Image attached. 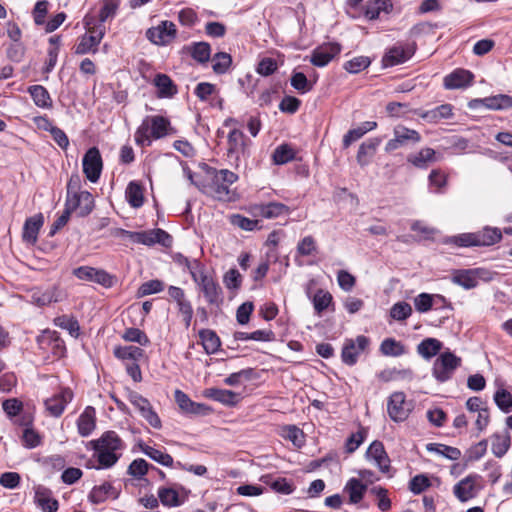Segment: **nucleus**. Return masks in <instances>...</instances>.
Instances as JSON below:
<instances>
[{"mask_svg": "<svg viewBox=\"0 0 512 512\" xmlns=\"http://www.w3.org/2000/svg\"><path fill=\"white\" fill-rule=\"evenodd\" d=\"M96 428V410L93 406H86L77 419V430L80 436L88 437Z\"/></svg>", "mask_w": 512, "mask_h": 512, "instance_id": "28", "label": "nucleus"}, {"mask_svg": "<svg viewBox=\"0 0 512 512\" xmlns=\"http://www.w3.org/2000/svg\"><path fill=\"white\" fill-rule=\"evenodd\" d=\"M344 490L349 494V502L358 504L364 497L367 486L357 478H351L345 485Z\"/></svg>", "mask_w": 512, "mask_h": 512, "instance_id": "42", "label": "nucleus"}, {"mask_svg": "<svg viewBox=\"0 0 512 512\" xmlns=\"http://www.w3.org/2000/svg\"><path fill=\"white\" fill-rule=\"evenodd\" d=\"M192 280L198 285L205 301L209 305L219 308L223 304V289L217 279L206 272L205 266L200 271L192 273Z\"/></svg>", "mask_w": 512, "mask_h": 512, "instance_id": "3", "label": "nucleus"}, {"mask_svg": "<svg viewBox=\"0 0 512 512\" xmlns=\"http://www.w3.org/2000/svg\"><path fill=\"white\" fill-rule=\"evenodd\" d=\"M38 344L43 347L44 345L51 346L53 354L61 357L66 352V346L57 331L45 330L37 337Z\"/></svg>", "mask_w": 512, "mask_h": 512, "instance_id": "26", "label": "nucleus"}, {"mask_svg": "<svg viewBox=\"0 0 512 512\" xmlns=\"http://www.w3.org/2000/svg\"><path fill=\"white\" fill-rule=\"evenodd\" d=\"M411 412V405L406 401L404 392H393L387 401V413L394 422L405 421Z\"/></svg>", "mask_w": 512, "mask_h": 512, "instance_id": "12", "label": "nucleus"}, {"mask_svg": "<svg viewBox=\"0 0 512 512\" xmlns=\"http://www.w3.org/2000/svg\"><path fill=\"white\" fill-rule=\"evenodd\" d=\"M474 484H473V477L467 476L466 478L462 479L460 482H458L454 488L453 492L455 496L461 501L466 502L472 497H474Z\"/></svg>", "mask_w": 512, "mask_h": 512, "instance_id": "44", "label": "nucleus"}, {"mask_svg": "<svg viewBox=\"0 0 512 512\" xmlns=\"http://www.w3.org/2000/svg\"><path fill=\"white\" fill-rule=\"evenodd\" d=\"M151 464L143 458L133 460L127 470V473L135 479L141 480L149 471Z\"/></svg>", "mask_w": 512, "mask_h": 512, "instance_id": "55", "label": "nucleus"}, {"mask_svg": "<svg viewBox=\"0 0 512 512\" xmlns=\"http://www.w3.org/2000/svg\"><path fill=\"white\" fill-rule=\"evenodd\" d=\"M230 222L245 231H254L262 228L261 221L258 219H250L241 214H233L230 217Z\"/></svg>", "mask_w": 512, "mask_h": 512, "instance_id": "53", "label": "nucleus"}, {"mask_svg": "<svg viewBox=\"0 0 512 512\" xmlns=\"http://www.w3.org/2000/svg\"><path fill=\"white\" fill-rule=\"evenodd\" d=\"M442 342L436 338H425L417 345V352L426 360L436 356L442 349Z\"/></svg>", "mask_w": 512, "mask_h": 512, "instance_id": "37", "label": "nucleus"}, {"mask_svg": "<svg viewBox=\"0 0 512 512\" xmlns=\"http://www.w3.org/2000/svg\"><path fill=\"white\" fill-rule=\"evenodd\" d=\"M28 92L36 106L47 109L52 107V99L48 90L44 86L32 85L28 88Z\"/></svg>", "mask_w": 512, "mask_h": 512, "instance_id": "41", "label": "nucleus"}, {"mask_svg": "<svg viewBox=\"0 0 512 512\" xmlns=\"http://www.w3.org/2000/svg\"><path fill=\"white\" fill-rule=\"evenodd\" d=\"M44 224L42 213L27 218L24 222L22 239L25 243L34 245L38 240V233Z\"/></svg>", "mask_w": 512, "mask_h": 512, "instance_id": "23", "label": "nucleus"}, {"mask_svg": "<svg viewBox=\"0 0 512 512\" xmlns=\"http://www.w3.org/2000/svg\"><path fill=\"white\" fill-rule=\"evenodd\" d=\"M245 134L239 129H232L227 136L226 161L230 166L238 168L241 157L249 156Z\"/></svg>", "mask_w": 512, "mask_h": 512, "instance_id": "4", "label": "nucleus"}, {"mask_svg": "<svg viewBox=\"0 0 512 512\" xmlns=\"http://www.w3.org/2000/svg\"><path fill=\"white\" fill-rule=\"evenodd\" d=\"M511 445L510 435L506 432L504 435L494 434L492 437V453L498 457H503Z\"/></svg>", "mask_w": 512, "mask_h": 512, "instance_id": "46", "label": "nucleus"}, {"mask_svg": "<svg viewBox=\"0 0 512 512\" xmlns=\"http://www.w3.org/2000/svg\"><path fill=\"white\" fill-rule=\"evenodd\" d=\"M312 302L315 312L318 315H321L323 311H325L327 308H329L330 305L333 304V297L328 291L318 289L313 297Z\"/></svg>", "mask_w": 512, "mask_h": 512, "instance_id": "52", "label": "nucleus"}, {"mask_svg": "<svg viewBox=\"0 0 512 512\" xmlns=\"http://www.w3.org/2000/svg\"><path fill=\"white\" fill-rule=\"evenodd\" d=\"M104 36V31L100 30L96 35H87L84 34L79 38L78 43L75 45V54L84 55L87 53H95L97 51V47L100 44L102 38Z\"/></svg>", "mask_w": 512, "mask_h": 512, "instance_id": "29", "label": "nucleus"}, {"mask_svg": "<svg viewBox=\"0 0 512 512\" xmlns=\"http://www.w3.org/2000/svg\"><path fill=\"white\" fill-rule=\"evenodd\" d=\"M369 338L359 335L355 340L346 339L341 351V360L348 366L357 363L359 355L368 347Z\"/></svg>", "mask_w": 512, "mask_h": 512, "instance_id": "13", "label": "nucleus"}, {"mask_svg": "<svg viewBox=\"0 0 512 512\" xmlns=\"http://www.w3.org/2000/svg\"><path fill=\"white\" fill-rule=\"evenodd\" d=\"M143 355L144 350L137 346H118L114 349V356L121 360L136 362Z\"/></svg>", "mask_w": 512, "mask_h": 512, "instance_id": "49", "label": "nucleus"}, {"mask_svg": "<svg viewBox=\"0 0 512 512\" xmlns=\"http://www.w3.org/2000/svg\"><path fill=\"white\" fill-rule=\"evenodd\" d=\"M474 74L466 69L457 68L444 77L445 89H464L472 85Z\"/></svg>", "mask_w": 512, "mask_h": 512, "instance_id": "19", "label": "nucleus"}, {"mask_svg": "<svg viewBox=\"0 0 512 512\" xmlns=\"http://www.w3.org/2000/svg\"><path fill=\"white\" fill-rule=\"evenodd\" d=\"M158 498L162 505L166 507H178L183 503L178 492L173 488L160 487L158 489Z\"/></svg>", "mask_w": 512, "mask_h": 512, "instance_id": "48", "label": "nucleus"}, {"mask_svg": "<svg viewBox=\"0 0 512 512\" xmlns=\"http://www.w3.org/2000/svg\"><path fill=\"white\" fill-rule=\"evenodd\" d=\"M34 500L43 512H57L59 508V502L52 497V491L43 485L35 487Z\"/></svg>", "mask_w": 512, "mask_h": 512, "instance_id": "24", "label": "nucleus"}, {"mask_svg": "<svg viewBox=\"0 0 512 512\" xmlns=\"http://www.w3.org/2000/svg\"><path fill=\"white\" fill-rule=\"evenodd\" d=\"M121 489L114 486L111 482L105 481L100 485H95L88 494V500L94 505H99L108 499L116 500L119 498Z\"/></svg>", "mask_w": 512, "mask_h": 512, "instance_id": "18", "label": "nucleus"}, {"mask_svg": "<svg viewBox=\"0 0 512 512\" xmlns=\"http://www.w3.org/2000/svg\"><path fill=\"white\" fill-rule=\"evenodd\" d=\"M243 277L236 268L229 269L223 275V283L230 291L239 290L242 285Z\"/></svg>", "mask_w": 512, "mask_h": 512, "instance_id": "59", "label": "nucleus"}, {"mask_svg": "<svg viewBox=\"0 0 512 512\" xmlns=\"http://www.w3.org/2000/svg\"><path fill=\"white\" fill-rule=\"evenodd\" d=\"M341 52L339 43H327L315 48L312 52L310 62L317 67H324Z\"/></svg>", "mask_w": 512, "mask_h": 512, "instance_id": "20", "label": "nucleus"}, {"mask_svg": "<svg viewBox=\"0 0 512 512\" xmlns=\"http://www.w3.org/2000/svg\"><path fill=\"white\" fill-rule=\"evenodd\" d=\"M212 61L213 71L218 75H222L225 74L230 68L232 64V57L226 52H218L213 56Z\"/></svg>", "mask_w": 512, "mask_h": 512, "instance_id": "54", "label": "nucleus"}, {"mask_svg": "<svg viewBox=\"0 0 512 512\" xmlns=\"http://www.w3.org/2000/svg\"><path fill=\"white\" fill-rule=\"evenodd\" d=\"M412 314V307L407 302H397L390 309V316L394 320L404 321Z\"/></svg>", "mask_w": 512, "mask_h": 512, "instance_id": "61", "label": "nucleus"}, {"mask_svg": "<svg viewBox=\"0 0 512 512\" xmlns=\"http://www.w3.org/2000/svg\"><path fill=\"white\" fill-rule=\"evenodd\" d=\"M120 6V0H102L99 11V21L104 23L108 18H113Z\"/></svg>", "mask_w": 512, "mask_h": 512, "instance_id": "63", "label": "nucleus"}, {"mask_svg": "<svg viewBox=\"0 0 512 512\" xmlns=\"http://www.w3.org/2000/svg\"><path fill=\"white\" fill-rule=\"evenodd\" d=\"M141 451L153 461L165 467L175 466L173 457L159 449L151 447L147 444H140Z\"/></svg>", "mask_w": 512, "mask_h": 512, "instance_id": "40", "label": "nucleus"}, {"mask_svg": "<svg viewBox=\"0 0 512 512\" xmlns=\"http://www.w3.org/2000/svg\"><path fill=\"white\" fill-rule=\"evenodd\" d=\"M471 110L486 108L492 111H504L512 108V96L507 94L491 95L485 98L471 99L468 104Z\"/></svg>", "mask_w": 512, "mask_h": 512, "instance_id": "9", "label": "nucleus"}, {"mask_svg": "<svg viewBox=\"0 0 512 512\" xmlns=\"http://www.w3.org/2000/svg\"><path fill=\"white\" fill-rule=\"evenodd\" d=\"M54 323L56 326L67 330L69 332V334L74 338H77L80 334L79 322L73 316H68V315L58 316L54 319Z\"/></svg>", "mask_w": 512, "mask_h": 512, "instance_id": "50", "label": "nucleus"}, {"mask_svg": "<svg viewBox=\"0 0 512 512\" xmlns=\"http://www.w3.org/2000/svg\"><path fill=\"white\" fill-rule=\"evenodd\" d=\"M205 193L218 201L230 200V189L225 183L213 174L211 182L205 186Z\"/></svg>", "mask_w": 512, "mask_h": 512, "instance_id": "34", "label": "nucleus"}, {"mask_svg": "<svg viewBox=\"0 0 512 512\" xmlns=\"http://www.w3.org/2000/svg\"><path fill=\"white\" fill-rule=\"evenodd\" d=\"M128 399L130 403L139 411L140 415L155 429L162 428V422L151 405L150 401L135 391H130Z\"/></svg>", "mask_w": 512, "mask_h": 512, "instance_id": "10", "label": "nucleus"}, {"mask_svg": "<svg viewBox=\"0 0 512 512\" xmlns=\"http://www.w3.org/2000/svg\"><path fill=\"white\" fill-rule=\"evenodd\" d=\"M82 168L90 182H98L103 170V160L97 147H91L85 152L82 159Z\"/></svg>", "mask_w": 512, "mask_h": 512, "instance_id": "11", "label": "nucleus"}, {"mask_svg": "<svg viewBox=\"0 0 512 512\" xmlns=\"http://www.w3.org/2000/svg\"><path fill=\"white\" fill-rule=\"evenodd\" d=\"M203 395L206 398L220 402L224 405L234 406L237 404L239 394L231 390L219 389V388H208L205 389Z\"/></svg>", "mask_w": 512, "mask_h": 512, "instance_id": "32", "label": "nucleus"}, {"mask_svg": "<svg viewBox=\"0 0 512 512\" xmlns=\"http://www.w3.org/2000/svg\"><path fill=\"white\" fill-rule=\"evenodd\" d=\"M295 158L294 149L288 144L279 145L272 154L273 162L276 165L286 164Z\"/></svg>", "mask_w": 512, "mask_h": 512, "instance_id": "51", "label": "nucleus"}, {"mask_svg": "<svg viewBox=\"0 0 512 512\" xmlns=\"http://www.w3.org/2000/svg\"><path fill=\"white\" fill-rule=\"evenodd\" d=\"M123 339L128 342H135L141 346H148L150 340L144 331L139 328H128L123 334Z\"/></svg>", "mask_w": 512, "mask_h": 512, "instance_id": "62", "label": "nucleus"}, {"mask_svg": "<svg viewBox=\"0 0 512 512\" xmlns=\"http://www.w3.org/2000/svg\"><path fill=\"white\" fill-rule=\"evenodd\" d=\"M435 303L433 294L420 293L414 298L415 309L420 313H426L432 309Z\"/></svg>", "mask_w": 512, "mask_h": 512, "instance_id": "64", "label": "nucleus"}, {"mask_svg": "<svg viewBox=\"0 0 512 512\" xmlns=\"http://www.w3.org/2000/svg\"><path fill=\"white\" fill-rule=\"evenodd\" d=\"M437 160L436 151L429 147L422 148L418 153L407 156V161L418 169H427L430 163Z\"/></svg>", "mask_w": 512, "mask_h": 512, "instance_id": "31", "label": "nucleus"}, {"mask_svg": "<svg viewBox=\"0 0 512 512\" xmlns=\"http://www.w3.org/2000/svg\"><path fill=\"white\" fill-rule=\"evenodd\" d=\"M170 121L160 115L147 116L135 132V142L139 146L149 145V137L160 139L168 134Z\"/></svg>", "mask_w": 512, "mask_h": 512, "instance_id": "2", "label": "nucleus"}, {"mask_svg": "<svg viewBox=\"0 0 512 512\" xmlns=\"http://www.w3.org/2000/svg\"><path fill=\"white\" fill-rule=\"evenodd\" d=\"M426 449L429 452L440 454L449 460H458L461 457V451L458 448L445 444L428 443Z\"/></svg>", "mask_w": 512, "mask_h": 512, "instance_id": "47", "label": "nucleus"}, {"mask_svg": "<svg viewBox=\"0 0 512 512\" xmlns=\"http://www.w3.org/2000/svg\"><path fill=\"white\" fill-rule=\"evenodd\" d=\"M485 274L487 272L481 268L461 269L455 271L452 276V282L466 290H470L478 286L479 279H486L484 277Z\"/></svg>", "mask_w": 512, "mask_h": 512, "instance_id": "17", "label": "nucleus"}, {"mask_svg": "<svg viewBox=\"0 0 512 512\" xmlns=\"http://www.w3.org/2000/svg\"><path fill=\"white\" fill-rule=\"evenodd\" d=\"M65 206H69L72 211H77L79 217L88 216L95 207L92 194L89 191H83L77 197L66 199Z\"/></svg>", "mask_w": 512, "mask_h": 512, "instance_id": "21", "label": "nucleus"}, {"mask_svg": "<svg viewBox=\"0 0 512 512\" xmlns=\"http://www.w3.org/2000/svg\"><path fill=\"white\" fill-rule=\"evenodd\" d=\"M380 352L384 356L399 357L406 353L405 346L394 338L384 339L379 348Z\"/></svg>", "mask_w": 512, "mask_h": 512, "instance_id": "43", "label": "nucleus"}, {"mask_svg": "<svg viewBox=\"0 0 512 512\" xmlns=\"http://www.w3.org/2000/svg\"><path fill=\"white\" fill-rule=\"evenodd\" d=\"M414 53L415 47L413 45L398 43L385 52L382 58V65L383 67H393L403 64L408 61Z\"/></svg>", "mask_w": 512, "mask_h": 512, "instance_id": "14", "label": "nucleus"}, {"mask_svg": "<svg viewBox=\"0 0 512 512\" xmlns=\"http://www.w3.org/2000/svg\"><path fill=\"white\" fill-rule=\"evenodd\" d=\"M236 341L254 340L259 342H271L275 339V334L271 329L256 330L251 333L236 331L234 333Z\"/></svg>", "mask_w": 512, "mask_h": 512, "instance_id": "38", "label": "nucleus"}, {"mask_svg": "<svg viewBox=\"0 0 512 512\" xmlns=\"http://www.w3.org/2000/svg\"><path fill=\"white\" fill-rule=\"evenodd\" d=\"M157 88L158 98H173L178 93L177 85L164 73H157L152 81Z\"/></svg>", "mask_w": 512, "mask_h": 512, "instance_id": "27", "label": "nucleus"}, {"mask_svg": "<svg viewBox=\"0 0 512 512\" xmlns=\"http://www.w3.org/2000/svg\"><path fill=\"white\" fill-rule=\"evenodd\" d=\"M394 138L390 139L385 146V152L390 153L401 147L415 145L421 142L420 133L403 125H397L393 130Z\"/></svg>", "mask_w": 512, "mask_h": 512, "instance_id": "7", "label": "nucleus"}, {"mask_svg": "<svg viewBox=\"0 0 512 512\" xmlns=\"http://www.w3.org/2000/svg\"><path fill=\"white\" fill-rule=\"evenodd\" d=\"M371 64V60L367 56H357L352 58L351 60L344 63V69L351 73L357 74L366 68H368Z\"/></svg>", "mask_w": 512, "mask_h": 512, "instance_id": "58", "label": "nucleus"}, {"mask_svg": "<svg viewBox=\"0 0 512 512\" xmlns=\"http://www.w3.org/2000/svg\"><path fill=\"white\" fill-rule=\"evenodd\" d=\"M94 449L93 457L98 464L91 466L97 470L114 466L121 457L125 444L115 431H106L99 439L91 441Z\"/></svg>", "mask_w": 512, "mask_h": 512, "instance_id": "1", "label": "nucleus"}, {"mask_svg": "<svg viewBox=\"0 0 512 512\" xmlns=\"http://www.w3.org/2000/svg\"><path fill=\"white\" fill-rule=\"evenodd\" d=\"M73 391L68 388H61L60 392L54 394L44 401V406L48 414L52 417L59 418L66 406L73 400Z\"/></svg>", "mask_w": 512, "mask_h": 512, "instance_id": "16", "label": "nucleus"}, {"mask_svg": "<svg viewBox=\"0 0 512 512\" xmlns=\"http://www.w3.org/2000/svg\"><path fill=\"white\" fill-rule=\"evenodd\" d=\"M366 458L373 460L382 473L389 472L390 459L382 442L373 441L366 451Z\"/></svg>", "mask_w": 512, "mask_h": 512, "instance_id": "22", "label": "nucleus"}, {"mask_svg": "<svg viewBox=\"0 0 512 512\" xmlns=\"http://www.w3.org/2000/svg\"><path fill=\"white\" fill-rule=\"evenodd\" d=\"M199 338L207 354H215L219 351L221 340L215 331L211 329H201L199 331Z\"/></svg>", "mask_w": 512, "mask_h": 512, "instance_id": "36", "label": "nucleus"}, {"mask_svg": "<svg viewBox=\"0 0 512 512\" xmlns=\"http://www.w3.org/2000/svg\"><path fill=\"white\" fill-rule=\"evenodd\" d=\"M190 56L198 63L204 64L210 60L211 46L207 42H194L189 46H185Z\"/></svg>", "mask_w": 512, "mask_h": 512, "instance_id": "35", "label": "nucleus"}, {"mask_svg": "<svg viewBox=\"0 0 512 512\" xmlns=\"http://www.w3.org/2000/svg\"><path fill=\"white\" fill-rule=\"evenodd\" d=\"M382 139L379 137L376 138H370L366 141H364L358 149L357 152V162L364 166L367 164L366 156L373 155L377 149V147L380 145Z\"/></svg>", "mask_w": 512, "mask_h": 512, "instance_id": "45", "label": "nucleus"}, {"mask_svg": "<svg viewBox=\"0 0 512 512\" xmlns=\"http://www.w3.org/2000/svg\"><path fill=\"white\" fill-rule=\"evenodd\" d=\"M461 365V358L451 351L441 353L434 361L432 368L433 377L440 383L450 380L458 367Z\"/></svg>", "mask_w": 512, "mask_h": 512, "instance_id": "5", "label": "nucleus"}, {"mask_svg": "<svg viewBox=\"0 0 512 512\" xmlns=\"http://www.w3.org/2000/svg\"><path fill=\"white\" fill-rule=\"evenodd\" d=\"M177 36L176 25L172 21H161L146 31L147 39L155 45H169Z\"/></svg>", "mask_w": 512, "mask_h": 512, "instance_id": "8", "label": "nucleus"}, {"mask_svg": "<svg viewBox=\"0 0 512 512\" xmlns=\"http://www.w3.org/2000/svg\"><path fill=\"white\" fill-rule=\"evenodd\" d=\"M494 402L504 413L512 411V394L504 388H499L494 394Z\"/></svg>", "mask_w": 512, "mask_h": 512, "instance_id": "56", "label": "nucleus"}, {"mask_svg": "<svg viewBox=\"0 0 512 512\" xmlns=\"http://www.w3.org/2000/svg\"><path fill=\"white\" fill-rule=\"evenodd\" d=\"M285 439L291 441L297 448H302L305 445V434L303 430L296 425H287L284 427Z\"/></svg>", "mask_w": 512, "mask_h": 512, "instance_id": "57", "label": "nucleus"}, {"mask_svg": "<svg viewBox=\"0 0 512 512\" xmlns=\"http://www.w3.org/2000/svg\"><path fill=\"white\" fill-rule=\"evenodd\" d=\"M390 0H370L361 5L360 13L368 20H376L381 12L389 13L392 10Z\"/></svg>", "mask_w": 512, "mask_h": 512, "instance_id": "25", "label": "nucleus"}, {"mask_svg": "<svg viewBox=\"0 0 512 512\" xmlns=\"http://www.w3.org/2000/svg\"><path fill=\"white\" fill-rule=\"evenodd\" d=\"M72 274L79 280L93 282L105 288L113 287L117 281L116 276L106 270L91 266H79L73 269Z\"/></svg>", "mask_w": 512, "mask_h": 512, "instance_id": "6", "label": "nucleus"}, {"mask_svg": "<svg viewBox=\"0 0 512 512\" xmlns=\"http://www.w3.org/2000/svg\"><path fill=\"white\" fill-rule=\"evenodd\" d=\"M260 481L269 486L274 492L283 495H290L294 492L295 487L293 483L284 477H273L270 474L263 475Z\"/></svg>", "mask_w": 512, "mask_h": 512, "instance_id": "33", "label": "nucleus"}, {"mask_svg": "<svg viewBox=\"0 0 512 512\" xmlns=\"http://www.w3.org/2000/svg\"><path fill=\"white\" fill-rule=\"evenodd\" d=\"M175 402L181 409L182 413L190 416H207L212 412L211 407L204 403H198L183 391L177 389L174 392Z\"/></svg>", "mask_w": 512, "mask_h": 512, "instance_id": "15", "label": "nucleus"}, {"mask_svg": "<svg viewBox=\"0 0 512 512\" xmlns=\"http://www.w3.org/2000/svg\"><path fill=\"white\" fill-rule=\"evenodd\" d=\"M144 189L140 182L131 181L127 185L125 196L133 208H139L144 204Z\"/></svg>", "mask_w": 512, "mask_h": 512, "instance_id": "39", "label": "nucleus"}, {"mask_svg": "<svg viewBox=\"0 0 512 512\" xmlns=\"http://www.w3.org/2000/svg\"><path fill=\"white\" fill-rule=\"evenodd\" d=\"M290 84L301 94L307 93L313 88L303 72H294L291 76Z\"/></svg>", "mask_w": 512, "mask_h": 512, "instance_id": "60", "label": "nucleus"}, {"mask_svg": "<svg viewBox=\"0 0 512 512\" xmlns=\"http://www.w3.org/2000/svg\"><path fill=\"white\" fill-rule=\"evenodd\" d=\"M475 246H492L502 239V232L499 228L486 226L482 230L474 232Z\"/></svg>", "mask_w": 512, "mask_h": 512, "instance_id": "30", "label": "nucleus"}]
</instances>
